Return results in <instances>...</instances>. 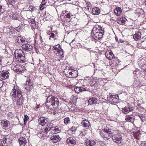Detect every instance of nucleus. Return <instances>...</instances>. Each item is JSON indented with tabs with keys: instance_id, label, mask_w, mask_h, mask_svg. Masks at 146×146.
I'll list each match as a JSON object with an SVG mask.
<instances>
[{
	"instance_id": "f257e3e1",
	"label": "nucleus",
	"mask_w": 146,
	"mask_h": 146,
	"mask_svg": "<svg viewBox=\"0 0 146 146\" xmlns=\"http://www.w3.org/2000/svg\"><path fill=\"white\" fill-rule=\"evenodd\" d=\"M22 91L17 86H14L11 93L10 96L13 101L16 102L18 107L21 106L20 99L22 96Z\"/></svg>"
},
{
	"instance_id": "f03ea898",
	"label": "nucleus",
	"mask_w": 146,
	"mask_h": 146,
	"mask_svg": "<svg viewBox=\"0 0 146 146\" xmlns=\"http://www.w3.org/2000/svg\"><path fill=\"white\" fill-rule=\"evenodd\" d=\"M59 104L58 98L53 96L50 95L46 98V105L49 109H56L58 108Z\"/></svg>"
},
{
	"instance_id": "7ed1b4c3",
	"label": "nucleus",
	"mask_w": 146,
	"mask_h": 146,
	"mask_svg": "<svg viewBox=\"0 0 146 146\" xmlns=\"http://www.w3.org/2000/svg\"><path fill=\"white\" fill-rule=\"evenodd\" d=\"M14 60L18 62L23 63L26 61L24 52L20 49L16 50L14 53Z\"/></svg>"
},
{
	"instance_id": "20e7f679",
	"label": "nucleus",
	"mask_w": 146,
	"mask_h": 146,
	"mask_svg": "<svg viewBox=\"0 0 146 146\" xmlns=\"http://www.w3.org/2000/svg\"><path fill=\"white\" fill-rule=\"evenodd\" d=\"M104 32L102 30L100 31L95 27H94L92 32V35L95 40H98L103 37Z\"/></svg>"
},
{
	"instance_id": "39448f33",
	"label": "nucleus",
	"mask_w": 146,
	"mask_h": 146,
	"mask_svg": "<svg viewBox=\"0 0 146 146\" xmlns=\"http://www.w3.org/2000/svg\"><path fill=\"white\" fill-rule=\"evenodd\" d=\"M112 134V132L111 129H105L102 132L100 133V135L104 139L106 140H108L111 137V135Z\"/></svg>"
},
{
	"instance_id": "423d86ee",
	"label": "nucleus",
	"mask_w": 146,
	"mask_h": 146,
	"mask_svg": "<svg viewBox=\"0 0 146 146\" xmlns=\"http://www.w3.org/2000/svg\"><path fill=\"white\" fill-rule=\"evenodd\" d=\"M12 69L16 72L22 74L26 71L25 67L21 65H17L13 67L12 66Z\"/></svg>"
},
{
	"instance_id": "0eeeda50",
	"label": "nucleus",
	"mask_w": 146,
	"mask_h": 146,
	"mask_svg": "<svg viewBox=\"0 0 146 146\" xmlns=\"http://www.w3.org/2000/svg\"><path fill=\"white\" fill-rule=\"evenodd\" d=\"M54 48V52L58 56H62L63 54V51L60 48V45L58 44L54 46H52Z\"/></svg>"
},
{
	"instance_id": "6e6552de",
	"label": "nucleus",
	"mask_w": 146,
	"mask_h": 146,
	"mask_svg": "<svg viewBox=\"0 0 146 146\" xmlns=\"http://www.w3.org/2000/svg\"><path fill=\"white\" fill-rule=\"evenodd\" d=\"M33 84V81L32 79H31L30 78H28V79L26 80L25 88L27 90H30L32 89Z\"/></svg>"
},
{
	"instance_id": "1a4fd4ad",
	"label": "nucleus",
	"mask_w": 146,
	"mask_h": 146,
	"mask_svg": "<svg viewBox=\"0 0 146 146\" xmlns=\"http://www.w3.org/2000/svg\"><path fill=\"white\" fill-rule=\"evenodd\" d=\"M112 139L113 141L116 143H120L121 142L122 137L121 136L118 134L112 135Z\"/></svg>"
},
{
	"instance_id": "9d476101",
	"label": "nucleus",
	"mask_w": 146,
	"mask_h": 146,
	"mask_svg": "<svg viewBox=\"0 0 146 146\" xmlns=\"http://www.w3.org/2000/svg\"><path fill=\"white\" fill-rule=\"evenodd\" d=\"M50 129L46 127L45 129H44L42 130L40 133L38 134V136L39 137H44L46 136L48 132H50Z\"/></svg>"
},
{
	"instance_id": "9b49d317",
	"label": "nucleus",
	"mask_w": 146,
	"mask_h": 146,
	"mask_svg": "<svg viewBox=\"0 0 146 146\" xmlns=\"http://www.w3.org/2000/svg\"><path fill=\"white\" fill-rule=\"evenodd\" d=\"M21 47L22 49L27 51H31L33 48V46L28 43L23 44Z\"/></svg>"
},
{
	"instance_id": "f8f14e48",
	"label": "nucleus",
	"mask_w": 146,
	"mask_h": 146,
	"mask_svg": "<svg viewBox=\"0 0 146 146\" xmlns=\"http://www.w3.org/2000/svg\"><path fill=\"white\" fill-rule=\"evenodd\" d=\"M1 125L2 128L4 129H6L9 127L10 123L9 121L7 120H3L1 122Z\"/></svg>"
},
{
	"instance_id": "ddd939ff",
	"label": "nucleus",
	"mask_w": 146,
	"mask_h": 146,
	"mask_svg": "<svg viewBox=\"0 0 146 146\" xmlns=\"http://www.w3.org/2000/svg\"><path fill=\"white\" fill-rule=\"evenodd\" d=\"M48 119L44 117H42L39 118L38 122L39 124L43 126L46 124L48 122Z\"/></svg>"
},
{
	"instance_id": "4468645a",
	"label": "nucleus",
	"mask_w": 146,
	"mask_h": 146,
	"mask_svg": "<svg viewBox=\"0 0 146 146\" xmlns=\"http://www.w3.org/2000/svg\"><path fill=\"white\" fill-rule=\"evenodd\" d=\"M9 72L7 70H3L0 72L1 78L3 80L7 79L9 77Z\"/></svg>"
},
{
	"instance_id": "2eb2a0df",
	"label": "nucleus",
	"mask_w": 146,
	"mask_h": 146,
	"mask_svg": "<svg viewBox=\"0 0 146 146\" xmlns=\"http://www.w3.org/2000/svg\"><path fill=\"white\" fill-rule=\"evenodd\" d=\"M106 57L109 60H111L113 58L114 55L112 52L110 51H107L105 52Z\"/></svg>"
},
{
	"instance_id": "dca6fc26",
	"label": "nucleus",
	"mask_w": 146,
	"mask_h": 146,
	"mask_svg": "<svg viewBox=\"0 0 146 146\" xmlns=\"http://www.w3.org/2000/svg\"><path fill=\"white\" fill-rule=\"evenodd\" d=\"M107 98L109 101L115 102L117 101L116 100L118 98V96L117 95H116V96L115 95H112L110 94Z\"/></svg>"
},
{
	"instance_id": "f3484780",
	"label": "nucleus",
	"mask_w": 146,
	"mask_h": 146,
	"mask_svg": "<svg viewBox=\"0 0 146 146\" xmlns=\"http://www.w3.org/2000/svg\"><path fill=\"white\" fill-rule=\"evenodd\" d=\"M18 141L20 146H25L27 143L26 140L24 137L19 138L18 139Z\"/></svg>"
},
{
	"instance_id": "a211bd4d",
	"label": "nucleus",
	"mask_w": 146,
	"mask_h": 146,
	"mask_svg": "<svg viewBox=\"0 0 146 146\" xmlns=\"http://www.w3.org/2000/svg\"><path fill=\"white\" fill-rule=\"evenodd\" d=\"M66 142L69 145H74L76 144V142L74 139L72 137H69L67 139Z\"/></svg>"
},
{
	"instance_id": "6ab92c4d",
	"label": "nucleus",
	"mask_w": 146,
	"mask_h": 146,
	"mask_svg": "<svg viewBox=\"0 0 146 146\" xmlns=\"http://www.w3.org/2000/svg\"><path fill=\"white\" fill-rule=\"evenodd\" d=\"M61 139L60 137L58 135H55L51 137V140L53 142L57 143Z\"/></svg>"
},
{
	"instance_id": "aec40b11",
	"label": "nucleus",
	"mask_w": 146,
	"mask_h": 146,
	"mask_svg": "<svg viewBox=\"0 0 146 146\" xmlns=\"http://www.w3.org/2000/svg\"><path fill=\"white\" fill-rule=\"evenodd\" d=\"M85 143L86 146H93L96 144V142L93 140L87 139L85 141Z\"/></svg>"
},
{
	"instance_id": "412c9836",
	"label": "nucleus",
	"mask_w": 146,
	"mask_h": 146,
	"mask_svg": "<svg viewBox=\"0 0 146 146\" xmlns=\"http://www.w3.org/2000/svg\"><path fill=\"white\" fill-rule=\"evenodd\" d=\"M81 124L86 129H88L90 125L89 121L88 120L86 119H85L82 121Z\"/></svg>"
},
{
	"instance_id": "4be33fe9",
	"label": "nucleus",
	"mask_w": 146,
	"mask_h": 146,
	"mask_svg": "<svg viewBox=\"0 0 146 146\" xmlns=\"http://www.w3.org/2000/svg\"><path fill=\"white\" fill-rule=\"evenodd\" d=\"M134 118L133 115H127L125 116V119L127 121L133 122L134 121Z\"/></svg>"
},
{
	"instance_id": "5701e85b",
	"label": "nucleus",
	"mask_w": 146,
	"mask_h": 146,
	"mask_svg": "<svg viewBox=\"0 0 146 146\" xmlns=\"http://www.w3.org/2000/svg\"><path fill=\"white\" fill-rule=\"evenodd\" d=\"M60 132V130L57 127H52V128H51L50 130V133L52 134L59 133Z\"/></svg>"
},
{
	"instance_id": "b1692460",
	"label": "nucleus",
	"mask_w": 146,
	"mask_h": 146,
	"mask_svg": "<svg viewBox=\"0 0 146 146\" xmlns=\"http://www.w3.org/2000/svg\"><path fill=\"white\" fill-rule=\"evenodd\" d=\"M133 110V108L125 107L122 108V111L123 113L126 114L131 111Z\"/></svg>"
},
{
	"instance_id": "393cba45",
	"label": "nucleus",
	"mask_w": 146,
	"mask_h": 146,
	"mask_svg": "<svg viewBox=\"0 0 146 146\" xmlns=\"http://www.w3.org/2000/svg\"><path fill=\"white\" fill-rule=\"evenodd\" d=\"M98 101V100L95 98H90L88 100V102L90 105H92L96 104Z\"/></svg>"
},
{
	"instance_id": "a878e982",
	"label": "nucleus",
	"mask_w": 146,
	"mask_h": 146,
	"mask_svg": "<svg viewBox=\"0 0 146 146\" xmlns=\"http://www.w3.org/2000/svg\"><path fill=\"white\" fill-rule=\"evenodd\" d=\"M141 33L140 32H138L135 33L133 35V38L134 39L136 40H138L141 38Z\"/></svg>"
},
{
	"instance_id": "bb28decb",
	"label": "nucleus",
	"mask_w": 146,
	"mask_h": 146,
	"mask_svg": "<svg viewBox=\"0 0 146 146\" xmlns=\"http://www.w3.org/2000/svg\"><path fill=\"white\" fill-rule=\"evenodd\" d=\"M92 12L93 15H97L100 13V11L99 8L95 7L92 9Z\"/></svg>"
},
{
	"instance_id": "cd10ccee",
	"label": "nucleus",
	"mask_w": 146,
	"mask_h": 146,
	"mask_svg": "<svg viewBox=\"0 0 146 146\" xmlns=\"http://www.w3.org/2000/svg\"><path fill=\"white\" fill-rule=\"evenodd\" d=\"M115 14L117 16H119L122 12L121 9L120 7H118L115 9L114 10Z\"/></svg>"
},
{
	"instance_id": "c85d7f7f",
	"label": "nucleus",
	"mask_w": 146,
	"mask_h": 146,
	"mask_svg": "<svg viewBox=\"0 0 146 146\" xmlns=\"http://www.w3.org/2000/svg\"><path fill=\"white\" fill-rule=\"evenodd\" d=\"M86 89L83 87H76L74 88L75 92L76 93H79L80 92L85 91Z\"/></svg>"
},
{
	"instance_id": "c756f323",
	"label": "nucleus",
	"mask_w": 146,
	"mask_h": 146,
	"mask_svg": "<svg viewBox=\"0 0 146 146\" xmlns=\"http://www.w3.org/2000/svg\"><path fill=\"white\" fill-rule=\"evenodd\" d=\"M6 29L7 31H5V32H7V33H8L10 34H15V33L16 32L15 30L13 29L10 30V28L8 27H7Z\"/></svg>"
},
{
	"instance_id": "7c9ffc66",
	"label": "nucleus",
	"mask_w": 146,
	"mask_h": 146,
	"mask_svg": "<svg viewBox=\"0 0 146 146\" xmlns=\"http://www.w3.org/2000/svg\"><path fill=\"white\" fill-rule=\"evenodd\" d=\"M137 115L140 118L142 121H144L145 120V117L143 114H138Z\"/></svg>"
},
{
	"instance_id": "2f4dec72",
	"label": "nucleus",
	"mask_w": 146,
	"mask_h": 146,
	"mask_svg": "<svg viewBox=\"0 0 146 146\" xmlns=\"http://www.w3.org/2000/svg\"><path fill=\"white\" fill-rule=\"evenodd\" d=\"M134 136L137 138L140 135V131H136L134 132Z\"/></svg>"
},
{
	"instance_id": "473e14b6",
	"label": "nucleus",
	"mask_w": 146,
	"mask_h": 146,
	"mask_svg": "<svg viewBox=\"0 0 146 146\" xmlns=\"http://www.w3.org/2000/svg\"><path fill=\"white\" fill-rule=\"evenodd\" d=\"M47 34L48 35H50V38H54L55 36V35L54 33H52V32L49 31V32H48Z\"/></svg>"
},
{
	"instance_id": "72a5a7b5",
	"label": "nucleus",
	"mask_w": 146,
	"mask_h": 146,
	"mask_svg": "<svg viewBox=\"0 0 146 146\" xmlns=\"http://www.w3.org/2000/svg\"><path fill=\"white\" fill-rule=\"evenodd\" d=\"M125 20L122 18H120V19L119 20V21L118 22L120 24H125Z\"/></svg>"
},
{
	"instance_id": "f704fd0d",
	"label": "nucleus",
	"mask_w": 146,
	"mask_h": 146,
	"mask_svg": "<svg viewBox=\"0 0 146 146\" xmlns=\"http://www.w3.org/2000/svg\"><path fill=\"white\" fill-rule=\"evenodd\" d=\"M64 123L65 124L67 125L70 121V119L69 117H66L64 118Z\"/></svg>"
},
{
	"instance_id": "c9c22d12",
	"label": "nucleus",
	"mask_w": 146,
	"mask_h": 146,
	"mask_svg": "<svg viewBox=\"0 0 146 146\" xmlns=\"http://www.w3.org/2000/svg\"><path fill=\"white\" fill-rule=\"evenodd\" d=\"M8 2L11 5H14L16 1V0H8Z\"/></svg>"
},
{
	"instance_id": "e433bc0d",
	"label": "nucleus",
	"mask_w": 146,
	"mask_h": 146,
	"mask_svg": "<svg viewBox=\"0 0 146 146\" xmlns=\"http://www.w3.org/2000/svg\"><path fill=\"white\" fill-rule=\"evenodd\" d=\"M18 15L17 14H14L12 16V19H17L18 18Z\"/></svg>"
},
{
	"instance_id": "4c0bfd02",
	"label": "nucleus",
	"mask_w": 146,
	"mask_h": 146,
	"mask_svg": "<svg viewBox=\"0 0 146 146\" xmlns=\"http://www.w3.org/2000/svg\"><path fill=\"white\" fill-rule=\"evenodd\" d=\"M47 125L48 126V127L50 129L51 128H52V127H54L53 126V124L52 123H48L47 124Z\"/></svg>"
},
{
	"instance_id": "58836bf2",
	"label": "nucleus",
	"mask_w": 146,
	"mask_h": 146,
	"mask_svg": "<svg viewBox=\"0 0 146 146\" xmlns=\"http://www.w3.org/2000/svg\"><path fill=\"white\" fill-rule=\"evenodd\" d=\"M98 27H95L97 29V30H99L100 31H101L102 30L104 32V29H102V27L100 26H98Z\"/></svg>"
},
{
	"instance_id": "ea45409f",
	"label": "nucleus",
	"mask_w": 146,
	"mask_h": 146,
	"mask_svg": "<svg viewBox=\"0 0 146 146\" xmlns=\"http://www.w3.org/2000/svg\"><path fill=\"white\" fill-rule=\"evenodd\" d=\"M29 117L27 115H25L24 116V122L25 123L26 122L28 119Z\"/></svg>"
},
{
	"instance_id": "a19ab883",
	"label": "nucleus",
	"mask_w": 146,
	"mask_h": 146,
	"mask_svg": "<svg viewBox=\"0 0 146 146\" xmlns=\"http://www.w3.org/2000/svg\"><path fill=\"white\" fill-rule=\"evenodd\" d=\"M138 85V83L137 82H135L133 83V86L135 88L137 87Z\"/></svg>"
},
{
	"instance_id": "79ce46f5",
	"label": "nucleus",
	"mask_w": 146,
	"mask_h": 146,
	"mask_svg": "<svg viewBox=\"0 0 146 146\" xmlns=\"http://www.w3.org/2000/svg\"><path fill=\"white\" fill-rule=\"evenodd\" d=\"M5 10L2 8V6L0 5V13H3L4 12Z\"/></svg>"
},
{
	"instance_id": "37998d69",
	"label": "nucleus",
	"mask_w": 146,
	"mask_h": 146,
	"mask_svg": "<svg viewBox=\"0 0 146 146\" xmlns=\"http://www.w3.org/2000/svg\"><path fill=\"white\" fill-rule=\"evenodd\" d=\"M27 40L26 39L23 38L21 37V41L22 43H25V42H27Z\"/></svg>"
},
{
	"instance_id": "c03bdc74",
	"label": "nucleus",
	"mask_w": 146,
	"mask_h": 146,
	"mask_svg": "<svg viewBox=\"0 0 146 146\" xmlns=\"http://www.w3.org/2000/svg\"><path fill=\"white\" fill-rule=\"evenodd\" d=\"M21 37L20 36H18L17 37V42L18 43H20V41H21Z\"/></svg>"
},
{
	"instance_id": "a18cd8bd",
	"label": "nucleus",
	"mask_w": 146,
	"mask_h": 146,
	"mask_svg": "<svg viewBox=\"0 0 146 146\" xmlns=\"http://www.w3.org/2000/svg\"><path fill=\"white\" fill-rule=\"evenodd\" d=\"M30 21L31 24H35V21L34 19H31Z\"/></svg>"
},
{
	"instance_id": "49530a36",
	"label": "nucleus",
	"mask_w": 146,
	"mask_h": 146,
	"mask_svg": "<svg viewBox=\"0 0 146 146\" xmlns=\"http://www.w3.org/2000/svg\"><path fill=\"white\" fill-rule=\"evenodd\" d=\"M142 68L143 69L145 72H146V64H144L142 66Z\"/></svg>"
},
{
	"instance_id": "de8ad7c7",
	"label": "nucleus",
	"mask_w": 146,
	"mask_h": 146,
	"mask_svg": "<svg viewBox=\"0 0 146 146\" xmlns=\"http://www.w3.org/2000/svg\"><path fill=\"white\" fill-rule=\"evenodd\" d=\"M3 84V81L2 80H0V88L2 87Z\"/></svg>"
},
{
	"instance_id": "09e8293b",
	"label": "nucleus",
	"mask_w": 146,
	"mask_h": 146,
	"mask_svg": "<svg viewBox=\"0 0 146 146\" xmlns=\"http://www.w3.org/2000/svg\"><path fill=\"white\" fill-rule=\"evenodd\" d=\"M29 8L30 9H31L32 10H34L35 9V7L32 6H30L29 7Z\"/></svg>"
},
{
	"instance_id": "8fccbe9b",
	"label": "nucleus",
	"mask_w": 146,
	"mask_h": 146,
	"mask_svg": "<svg viewBox=\"0 0 146 146\" xmlns=\"http://www.w3.org/2000/svg\"><path fill=\"white\" fill-rule=\"evenodd\" d=\"M8 116H9V117H12V116H13V114L12 113H9L8 114Z\"/></svg>"
},
{
	"instance_id": "3c124183",
	"label": "nucleus",
	"mask_w": 146,
	"mask_h": 146,
	"mask_svg": "<svg viewBox=\"0 0 146 146\" xmlns=\"http://www.w3.org/2000/svg\"><path fill=\"white\" fill-rule=\"evenodd\" d=\"M70 14L69 13H68L66 16V18H70Z\"/></svg>"
},
{
	"instance_id": "603ef678",
	"label": "nucleus",
	"mask_w": 146,
	"mask_h": 146,
	"mask_svg": "<svg viewBox=\"0 0 146 146\" xmlns=\"http://www.w3.org/2000/svg\"><path fill=\"white\" fill-rule=\"evenodd\" d=\"M7 141V138L5 137V139H4L3 141V142L4 143H6Z\"/></svg>"
},
{
	"instance_id": "864d4df0",
	"label": "nucleus",
	"mask_w": 146,
	"mask_h": 146,
	"mask_svg": "<svg viewBox=\"0 0 146 146\" xmlns=\"http://www.w3.org/2000/svg\"><path fill=\"white\" fill-rule=\"evenodd\" d=\"M69 74H70V75H71L72 76V77H75L74 76H72V75L73 74V73L72 72H69Z\"/></svg>"
},
{
	"instance_id": "5fc2aeb1",
	"label": "nucleus",
	"mask_w": 146,
	"mask_h": 146,
	"mask_svg": "<svg viewBox=\"0 0 146 146\" xmlns=\"http://www.w3.org/2000/svg\"><path fill=\"white\" fill-rule=\"evenodd\" d=\"M39 39H40V40H40V42H42V38L41 37V36H40L39 37Z\"/></svg>"
},
{
	"instance_id": "6e6d98bb",
	"label": "nucleus",
	"mask_w": 146,
	"mask_h": 146,
	"mask_svg": "<svg viewBox=\"0 0 146 146\" xmlns=\"http://www.w3.org/2000/svg\"><path fill=\"white\" fill-rule=\"evenodd\" d=\"M119 41L121 43H122L123 42V41L121 39H120Z\"/></svg>"
},
{
	"instance_id": "4d7b16f0",
	"label": "nucleus",
	"mask_w": 146,
	"mask_h": 146,
	"mask_svg": "<svg viewBox=\"0 0 146 146\" xmlns=\"http://www.w3.org/2000/svg\"><path fill=\"white\" fill-rule=\"evenodd\" d=\"M45 0H42V3H43L42 5H43L45 3H44L45 2Z\"/></svg>"
},
{
	"instance_id": "13d9d810",
	"label": "nucleus",
	"mask_w": 146,
	"mask_h": 146,
	"mask_svg": "<svg viewBox=\"0 0 146 146\" xmlns=\"http://www.w3.org/2000/svg\"><path fill=\"white\" fill-rule=\"evenodd\" d=\"M144 4H145V5H146V0H145V1L144 2Z\"/></svg>"
},
{
	"instance_id": "bf43d9fd",
	"label": "nucleus",
	"mask_w": 146,
	"mask_h": 146,
	"mask_svg": "<svg viewBox=\"0 0 146 146\" xmlns=\"http://www.w3.org/2000/svg\"><path fill=\"white\" fill-rule=\"evenodd\" d=\"M0 146H4L2 144H0Z\"/></svg>"
},
{
	"instance_id": "052dcab7",
	"label": "nucleus",
	"mask_w": 146,
	"mask_h": 146,
	"mask_svg": "<svg viewBox=\"0 0 146 146\" xmlns=\"http://www.w3.org/2000/svg\"><path fill=\"white\" fill-rule=\"evenodd\" d=\"M82 135H84V134L82 133Z\"/></svg>"
},
{
	"instance_id": "680f3d73",
	"label": "nucleus",
	"mask_w": 146,
	"mask_h": 146,
	"mask_svg": "<svg viewBox=\"0 0 146 146\" xmlns=\"http://www.w3.org/2000/svg\"><path fill=\"white\" fill-rule=\"evenodd\" d=\"M18 28H19H19H20L19 27H18L17 28V29H18Z\"/></svg>"
},
{
	"instance_id": "e2e57ef3",
	"label": "nucleus",
	"mask_w": 146,
	"mask_h": 146,
	"mask_svg": "<svg viewBox=\"0 0 146 146\" xmlns=\"http://www.w3.org/2000/svg\"><path fill=\"white\" fill-rule=\"evenodd\" d=\"M16 30H17V31H19L17 29H16Z\"/></svg>"
},
{
	"instance_id": "0e129e2a",
	"label": "nucleus",
	"mask_w": 146,
	"mask_h": 146,
	"mask_svg": "<svg viewBox=\"0 0 146 146\" xmlns=\"http://www.w3.org/2000/svg\"><path fill=\"white\" fill-rule=\"evenodd\" d=\"M40 9H41V7H40Z\"/></svg>"
}]
</instances>
